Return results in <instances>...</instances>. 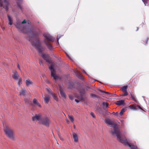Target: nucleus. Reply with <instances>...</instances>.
Returning <instances> with one entry per match:
<instances>
[{
    "label": "nucleus",
    "instance_id": "nucleus-48",
    "mask_svg": "<svg viewBox=\"0 0 149 149\" xmlns=\"http://www.w3.org/2000/svg\"><path fill=\"white\" fill-rule=\"evenodd\" d=\"M74 128H75V125H74Z\"/></svg>",
    "mask_w": 149,
    "mask_h": 149
},
{
    "label": "nucleus",
    "instance_id": "nucleus-2",
    "mask_svg": "<svg viewBox=\"0 0 149 149\" xmlns=\"http://www.w3.org/2000/svg\"><path fill=\"white\" fill-rule=\"evenodd\" d=\"M105 123L106 124L111 125L113 127V129H111V133L112 135L115 134L117 136V139H120V136L122 135L120 129L118 128L117 125L111 122L109 119H107L106 120Z\"/></svg>",
    "mask_w": 149,
    "mask_h": 149
},
{
    "label": "nucleus",
    "instance_id": "nucleus-37",
    "mask_svg": "<svg viewBox=\"0 0 149 149\" xmlns=\"http://www.w3.org/2000/svg\"><path fill=\"white\" fill-rule=\"evenodd\" d=\"M43 60L41 59H39V63L40 64V65H43Z\"/></svg>",
    "mask_w": 149,
    "mask_h": 149
},
{
    "label": "nucleus",
    "instance_id": "nucleus-21",
    "mask_svg": "<svg viewBox=\"0 0 149 149\" xmlns=\"http://www.w3.org/2000/svg\"><path fill=\"white\" fill-rule=\"evenodd\" d=\"M8 17L9 22L8 24L10 25H11L13 23V19L9 15H8Z\"/></svg>",
    "mask_w": 149,
    "mask_h": 149
},
{
    "label": "nucleus",
    "instance_id": "nucleus-49",
    "mask_svg": "<svg viewBox=\"0 0 149 149\" xmlns=\"http://www.w3.org/2000/svg\"><path fill=\"white\" fill-rule=\"evenodd\" d=\"M105 93H106L107 94L108 93V92H105Z\"/></svg>",
    "mask_w": 149,
    "mask_h": 149
},
{
    "label": "nucleus",
    "instance_id": "nucleus-24",
    "mask_svg": "<svg viewBox=\"0 0 149 149\" xmlns=\"http://www.w3.org/2000/svg\"><path fill=\"white\" fill-rule=\"evenodd\" d=\"M60 91L61 96L64 98H65L66 97V95L65 93L63 92L62 89L60 88Z\"/></svg>",
    "mask_w": 149,
    "mask_h": 149
},
{
    "label": "nucleus",
    "instance_id": "nucleus-1",
    "mask_svg": "<svg viewBox=\"0 0 149 149\" xmlns=\"http://www.w3.org/2000/svg\"><path fill=\"white\" fill-rule=\"evenodd\" d=\"M26 33L32 34V37L29 39V41L31 43L32 45L36 47L39 53H42L43 51L42 48L40 40H39L35 41L33 40L34 38L40 33V31L36 33L33 30H31L29 32H26Z\"/></svg>",
    "mask_w": 149,
    "mask_h": 149
},
{
    "label": "nucleus",
    "instance_id": "nucleus-34",
    "mask_svg": "<svg viewBox=\"0 0 149 149\" xmlns=\"http://www.w3.org/2000/svg\"><path fill=\"white\" fill-rule=\"evenodd\" d=\"M53 96V97L54 98V99L56 100H57V98L56 97V96L55 94L53 93L51 94Z\"/></svg>",
    "mask_w": 149,
    "mask_h": 149
},
{
    "label": "nucleus",
    "instance_id": "nucleus-6",
    "mask_svg": "<svg viewBox=\"0 0 149 149\" xmlns=\"http://www.w3.org/2000/svg\"><path fill=\"white\" fill-rule=\"evenodd\" d=\"M122 135L120 136V139H117L120 143L125 144V145H128L130 147L131 149H137V147L134 145H131L127 141V139L123 140L122 137Z\"/></svg>",
    "mask_w": 149,
    "mask_h": 149
},
{
    "label": "nucleus",
    "instance_id": "nucleus-29",
    "mask_svg": "<svg viewBox=\"0 0 149 149\" xmlns=\"http://www.w3.org/2000/svg\"><path fill=\"white\" fill-rule=\"evenodd\" d=\"M131 98H132V99L133 101L135 102L136 101V99L135 96H133L132 94H131Z\"/></svg>",
    "mask_w": 149,
    "mask_h": 149
},
{
    "label": "nucleus",
    "instance_id": "nucleus-15",
    "mask_svg": "<svg viewBox=\"0 0 149 149\" xmlns=\"http://www.w3.org/2000/svg\"><path fill=\"white\" fill-rule=\"evenodd\" d=\"M129 107L132 109H133L134 110H136L137 108H139L141 110L143 111V109L139 105H136V106H135L134 105H131L129 106Z\"/></svg>",
    "mask_w": 149,
    "mask_h": 149
},
{
    "label": "nucleus",
    "instance_id": "nucleus-14",
    "mask_svg": "<svg viewBox=\"0 0 149 149\" xmlns=\"http://www.w3.org/2000/svg\"><path fill=\"white\" fill-rule=\"evenodd\" d=\"M13 74L12 75L13 78L15 80H17L19 77V76L16 71H14L13 72Z\"/></svg>",
    "mask_w": 149,
    "mask_h": 149
},
{
    "label": "nucleus",
    "instance_id": "nucleus-18",
    "mask_svg": "<svg viewBox=\"0 0 149 149\" xmlns=\"http://www.w3.org/2000/svg\"><path fill=\"white\" fill-rule=\"evenodd\" d=\"M26 91L25 89H22L21 90L19 93V95L20 96H25L26 94Z\"/></svg>",
    "mask_w": 149,
    "mask_h": 149
},
{
    "label": "nucleus",
    "instance_id": "nucleus-44",
    "mask_svg": "<svg viewBox=\"0 0 149 149\" xmlns=\"http://www.w3.org/2000/svg\"><path fill=\"white\" fill-rule=\"evenodd\" d=\"M138 29H139V27H137V29L136 30V31H138Z\"/></svg>",
    "mask_w": 149,
    "mask_h": 149
},
{
    "label": "nucleus",
    "instance_id": "nucleus-12",
    "mask_svg": "<svg viewBox=\"0 0 149 149\" xmlns=\"http://www.w3.org/2000/svg\"><path fill=\"white\" fill-rule=\"evenodd\" d=\"M128 88V86H123L120 88V89L124 93H125L124 94L122 95L121 96H126L128 95V93L127 92V88Z\"/></svg>",
    "mask_w": 149,
    "mask_h": 149
},
{
    "label": "nucleus",
    "instance_id": "nucleus-23",
    "mask_svg": "<svg viewBox=\"0 0 149 149\" xmlns=\"http://www.w3.org/2000/svg\"><path fill=\"white\" fill-rule=\"evenodd\" d=\"M124 102V101L123 100H118L116 101V104L118 105H122Z\"/></svg>",
    "mask_w": 149,
    "mask_h": 149
},
{
    "label": "nucleus",
    "instance_id": "nucleus-9",
    "mask_svg": "<svg viewBox=\"0 0 149 149\" xmlns=\"http://www.w3.org/2000/svg\"><path fill=\"white\" fill-rule=\"evenodd\" d=\"M3 2L4 3V6H3V1L2 0H0V7H2L4 8L6 11L8 10V6L9 5V3L8 1V0H3Z\"/></svg>",
    "mask_w": 149,
    "mask_h": 149
},
{
    "label": "nucleus",
    "instance_id": "nucleus-17",
    "mask_svg": "<svg viewBox=\"0 0 149 149\" xmlns=\"http://www.w3.org/2000/svg\"><path fill=\"white\" fill-rule=\"evenodd\" d=\"M25 84L28 87L30 85L33 84V82L29 79H28L25 81Z\"/></svg>",
    "mask_w": 149,
    "mask_h": 149
},
{
    "label": "nucleus",
    "instance_id": "nucleus-47",
    "mask_svg": "<svg viewBox=\"0 0 149 149\" xmlns=\"http://www.w3.org/2000/svg\"><path fill=\"white\" fill-rule=\"evenodd\" d=\"M60 139L61 140H63V139H62L61 137H60Z\"/></svg>",
    "mask_w": 149,
    "mask_h": 149
},
{
    "label": "nucleus",
    "instance_id": "nucleus-5",
    "mask_svg": "<svg viewBox=\"0 0 149 149\" xmlns=\"http://www.w3.org/2000/svg\"><path fill=\"white\" fill-rule=\"evenodd\" d=\"M79 93H80V95H79L76 93H75L74 94V97L78 99L81 100V101H84L85 98L83 97V96L85 95L86 93L85 90L84 89H82L79 90Z\"/></svg>",
    "mask_w": 149,
    "mask_h": 149
},
{
    "label": "nucleus",
    "instance_id": "nucleus-40",
    "mask_svg": "<svg viewBox=\"0 0 149 149\" xmlns=\"http://www.w3.org/2000/svg\"><path fill=\"white\" fill-rule=\"evenodd\" d=\"M118 115V112H116L115 113L114 115L116 116H117Z\"/></svg>",
    "mask_w": 149,
    "mask_h": 149
},
{
    "label": "nucleus",
    "instance_id": "nucleus-7",
    "mask_svg": "<svg viewBox=\"0 0 149 149\" xmlns=\"http://www.w3.org/2000/svg\"><path fill=\"white\" fill-rule=\"evenodd\" d=\"M26 23V22L25 20H24L21 22L19 21H17L15 24V26L19 31L23 32L25 30V28L23 24Z\"/></svg>",
    "mask_w": 149,
    "mask_h": 149
},
{
    "label": "nucleus",
    "instance_id": "nucleus-11",
    "mask_svg": "<svg viewBox=\"0 0 149 149\" xmlns=\"http://www.w3.org/2000/svg\"><path fill=\"white\" fill-rule=\"evenodd\" d=\"M44 42L45 43L47 48L50 51H52L53 50L54 47L51 45L50 42L47 41L45 40H44Z\"/></svg>",
    "mask_w": 149,
    "mask_h": 149
},
{
    "label": "nucleus",
    "instance_id": "nucleus-31",
    "mask_svg": "<svg viewBox=\"0 0 149 149\" xmlns=\"http://www.w3.org/2000/svg\"><path fill=\"white\" fill-rule=\"evenodd\" d=\"M148 40L149 38L148 37H146V38L145 39V40L143 41V42L146 44H147Z\"/></svg>",
    "mask_w": 149,
    "mask_h": 149
},
{
    "label": "nucleus",
    "instance_id": "nucleus-4",
    "mask_svg": "<svg viewBox=\"0 0 149 149\" xmlns=\"http://www.w3.org/2000/svg\"><path fill=\"white\" fill-rule=\"evenodd\" d=\"M3 130L7 136L10 139L14 140L15 137L13 130L9 126H4Z\"/></svg>",
    "mask_w": 149,
    "mask_h": 149
},
{
    "label": "nucleus",
    "instance_id": "nucleus-55",
    "mask_svg": "<svg viewBox=\"0 0 149 149\" xmlns=\"http://www.w3.org/2000/svg\"><path fill=\"white\" fill-rule=\"evenodd\" d=\"M67 123H68V122H69V121H67Z\"/></svg>",
    "mask_w": 149,
    "mask_h": 149
},
{
    "label": "nucleus",
    "instance_id": "nucleus-33",
    "mask_svg": "<svg viewBox=\"0 0 149 149\" xmlns=\"http://www.w3.org/2000/svg\"><path fill=\"white\" fill-rule=\"evenodd\" d=\"M143 2L145 5H146L148 3V0H142Z\"/></svg>",
    "mask_w": 149,
    "mask_h": 149
},
{
    "label": "nucleus",
    "instance_id": "nucleus-41",
    "mask_svg": "<svg viewBox=\"0 0 149 149\" xmlns=\"http://www.w3.org/2000/svg\"><path fill=\"white\" fill-rule=\"evenodd\" d=\"M17 68L19 69L20 70V69L19 64H17Z\"/></svg>",
    "mask_w": 149,
    "mask_h": 149
},
{
    "label": "nucleus",
    "instance_id": "nucleus-35",
    "mask_svg": "<svg viewBox=\"0 0 149 149\" xmlns=\"http://www.w3.org/2000/svg\"><path fill=\"white\" fill-rule=\"evenodd\" d=\"M91 115L93 118H95V116L93 113L91 112Z\"/></svg>",
    "mask_w": 149,
    "mask_h": 149
},
{
    "label": "nucleus",
    "instance_id": "nucleus-43",
    "mask_svg": "<svg viewBox=\"0 0 149 149\" xmlns=\"http://www.w3.org/2000/svg\"><path fill=\"white\" fill-rule=\"evenodd\" d=\"M87 88L90 89V88L89 86H87L86 87V89H87Z\"/></svg>",
    "mask_w": 149,
    "mask_h": 149
},
{
    "label": "nucleus",
    "instance_id": "nucleus-27",
    "mask_svg": "<svg viewBox=\"0 0 149 149\" xmlns=\"http://www.w3.org/2000/svg\"><path fill=\"white\" fill-rule=\"evenodd\" d=\"M22 83V79L21 78H18V81L17 82V84L18 85L20 86Z\"/></svg>",
    "mask_w": 149,
    "mask_h": 149
},
{
    "label": "nucleus",
    "instance_id": "nucleus-20",
    "mask_svg": "<svg viewBox=\"0 0 149 149\" xmlns=\"http://www.w3.org/2000/svg\"><path fill=\"white\" fill-rule=\"evenodd\" d=\"M24 101H25V103L27 104L31 105H32V104L31 102L28 99L25 98L24 99Z\"/></svg>",
    "mask_w": 149,
    "mask_h": 149
},
{
    "label": "nucleus",
    "instance_id": "nucleus-38",
    "mask_svg": "<svg viewBox=\"0 0 149 149\" xmlns=\"http://www.w3.org/2000/svg\"><path fill=\"white\" fill-rule=\"evenodd\" d=\"M69 99L71 100H72L73 99V97L71 95H69Z\"/></svg>",
    "mask_w": 149,
    "mask_h": 149
},
{
    "label": "nucleus",
    "instance_id": "nucleus-46",
    "mask_svg": "<svg viewBox=\"0 0 149 149\" xmlns=\"http://www.w3.org/2000/svg\"><path fill=\"white\" fill-rule=\"evenodd\" d=\"M115 112H113L112 113V114H114V115H115Z\"/></svg>",
    "mask_w": 149,
    "mask_h": 149
},
{
    "label": "nucleus",
    "instance_id": "nucleus-19",
    "mask_svg": "<svg viewBox=\"0 0 149 149\" xmlns=\"http://www.w3.org/2000/svg\"><path fill=\"white\" fill-rule=\"evenodd\" d=\"M33 103L35 105H37L40 107H41V104L39 103L38 100L36 98H34L33 100Z\"/></svg>",
    "mask_w": 149,
    "mask_h": 149
},
{
    "label": "nucleus",
    "instance_id": "nucleus-45",
    "mask_svg": "<svg viewBox=\"0 0 149 149\" xmlns=\"http://www.w3.org/2000/svg\"><path fill=\"white\" fill-rule=\"evenodd\" d=\"M59 38H58V36H57V41H58V39H59Z\"/></svg>",
    "mask_w": 149,
    "mask_h": 149
},
{
    "label": "nucleus",
    "instance_id": "nucleus-25",
    "mask_svg": "<svg viewBox=\"0 0 149 149\" xmlns=\"http://www.w3.org/2000/svg\"><path fill=\"white\" fill-rule=\"evenodd\" d=\"M90 95L92 97H96L97 98H98L100 97L99 96L93 93H91L90 94Z\"/></svg>",
    "mask_w": 149,
    "mask_h": 149
},
{
    "label": "nucleus",
    "instance_id": "nucleus-8",
    "mask_svg": "<svg viewBox=\"0 0 149 149\" xmlns=\"http://www.w3.org/2000/svg\"><path fill=\"white\" fill-rule=\"evenodd\" d=\"M50 122L49 119L46 116L42 117L40 119L41 123L47 127L49 126V124Z\"/></svg>",
    "mask_w": 149,
    "mask_h": 149
},
{
    "label": "nucleus",
    "instance_id": "nucleus-51",
    "mask_svg": "<svg viewBox=\"0 0 149 149\" xmlns=\"http://www.w3.org/2000/svg\"><path fill=\"white\" fill-rule=\"evenodd\" d=\"M5 29V28L3 27V28H2V29Z\"/></svg>",
    "mask_w": 149,
    "mask_h": 149
},
{
    "label": "nucleus",
    "instance_id": "nucleus-3",
    "mask_svg": "<svg viewBox=\"0 0 149 149\" xmlns=\"http://www.w3.org/2000/svg\"><path fill=\"white\" fill-rule=\"evenodd\" d=\"M41 56L42 58L46 61L49 63H51V65L49 67V69L51 71V76L52 77L54 78V79L56 80L58 79V77L57 76L55 73V70L54 69V64L53 63H51L49 59V56L45 54H42Z\"/></svg>",
    "mask_w": 149,
    "mask_h": 149
},
{
    "label": "nucleus",
    "instance_id": "nucleus-26",
    "mask_svg": "<svg viewBox=\"0 0 149 149\" xmlns=\"http://www.w3.org/2000/svg\"><path fill=\"white\" fill-rule=\"evenodd\" d=\"M102 104L103 106H105L106 108L109 107V104L107 102H103Z\"/></svg>",
    "mask_w": 149,
    "mask_h": 149
},
{
    "label": "nucleus",
    "instance_id": "nucleus-16",
    "mask_svg": "<svg viewBox=\"0 0 149 149\" xmlns=\"http://www.w3.org/2000/svg\"><path fill=\"white\" fill-rule=\"evenodd\" d=\"M72 136L74 142L76 143L78 142L79 140L77 134L73 132L72 133Z\"/></svg>",
    "mask_w": 149,
    "mask_h": 149
},
{
    "label": "nucleus",
    "instance_id": "nucleus-52",
    "mask_svg": "<svg viewBox=\"0 0 149 149\" xmlns=\"http://www.w3.org/2000/svg\"><path fill=\"white\" fill-rule=\"evenodd\" d=\"M5 29V28L3 27V28H2V29Z\"/></svg>",
    "mask_w": 149,
    "mask_h": 149
},
{
    "label": "nucleus",
    "instance_id": "nucleus-10",
    "mask_svg": "<svg viewBox=\"0 0 149 149\" xmlns=\"http://www.w3.org/2000/svg\"><path fill=\"white\" fill-rule=\"evenodd\" d=\"M43 36L45 38V39L44 40H45L48 42H53L55 40V39L54 37L48 34H44Z\"/></svg>",
    "mask_w": 149,
    "mask_h": 149
},
{
    "label": "nucleus",
    "instance_id": "nucleus-30",
    "mask_svg": "<svg viewBox=\"0 0 149 149\" xmlns=\"http://www.w3.org/2000/svg\"><path fill=\"white\" fill-rule=\"evenodd\" d=\"M68 117H69V118L70 119V121L72 122H73V121H74V119L73 118V117L72 116H70V115H68Z\"/></svg>",
    "mask_w": 149,
    "mask_h": 149
},
{
    "label": "nucleus",
    "instance_id": "nucleus-13",
    "mask_svg": "<svg viewBox=\"0 0 149 149\" xmlns=\"http://www.w3.org/2000/svg\"><path fill=\"white\" fill-rule=\"evenodd\" d=\"M41 114H40L38 115L36 114L35 116L32 118V120L33 121L35 120H40V119L42 118Z\"/></svg>",
    "mask_w": 149,
    "mask_h": 149
},
{
    "label": "nucleus",
    "instance_id": "nucleus-22",
    "mask_svg": "<svg viewBox=\"0 0 149 149\" xmlns=\"http://www.w3.org/2000/svg\"><path fill=\"white\" fill-rule=\"evenodd\" d=\"M45 102V103L47 104L49 102V95H46L44 98Z\"/></svg>",
    "mask_w": 149,
    "mask_h": 149
},
{
    "label": "nucleus",
    "instance_id": "nucleus-50",
    "mask_svg": "<svg viewBox=\"0 0 149 149\" xmlns=\"http://www.w3.org/2000/svg\"><path fill=\"white\" fill-rule=\"evenodd\" d=\"M106 112H107V110H106Z\"/></svg>",
    "mask_w": 149,
    "mask_h": 149
},
{
    "label": "nucleus",
    "instance_id": "nucleus-54",
    "mask_svg": "<svg viewBox=\"0 0 149 149\" xmlns=\"http://www.w3.org/2000/svg\"><path fill=\"white\" fill-rule=\"evenodd\" d=\"M58 135H59V136H60L59 134H58Z\"/></svg>",
    "mask_w": 149,
    "mask_h": 149
},
{
    "label": "nucleus",
    "instance_id": "nucleus-28",
    "mask_svg": "<svg viewBox=\"0 0 149 149\" xmlns=\"http://www.w3.org/2000/svg\"><path fill=\"white\" fill-rule=\"evenodd\" d=\"M125 111V109H123L119 113V114L120 116H122L123 113Z\"/></svg>",
    "mask_w": 149,
    "mask_h": 149
},
{
    "label": "nucleus",
    "instance_id": "nucleus-36",
    "mask_svg": "<svg viewBox=\"0 0 149 149\" xmlns=\"http://www.w3.org/2000/svg\"><path fill=\"white\" fill-rule=\"evenodd\" d=\"M99 113L101 114H103V112L102 109L100 108H99L98 109Z\"/></svg>",
    "mask_w": 149,
    "mask_h": 149
},
{
    "label": "nucleus",
    "instance_id": "nucleus-32",
    "mask_svg": "<svg viewBox=\"0 0 149 149\" xmlns=\"http://www.w3.org/2000/svg\"><path fill=\"white\" fill-rule=\"evenodd\" d=\"M47 92L50 94H52L53 93L52 92V91L51 90L50 88H48L47 89Z\"/></svg>",
    "mask_w": 149,
    "mask_h": 149
},
{
    "label": "nucleus",
    "instance_id": "nucleus-39",
    "mask_svg": "<svg viewBox=\"0 0 149 149\" xmlns=\"http://www.w3.org/2000/svg\"><path fill=\"white\" fill-rule=\"evenodd\" d=\"M75 101L77 103H78L79 102V101L80 100L79 99L77 100V99H75Z\"/></svg>",
    "mask_w": 149,
    "mask_h": 149
},
{
    "label": "nucleus",
    "instance_id": "nucleus-42",
    "mask_svg": "<svg viewBox=\"0 0 149 149\" xmlns=\"http://www.w3.org/2000/svg\"><path fill=\"white\" fill-rule=\"evenodd\" d=\"M99 91H100L101 93H104V91H102V90H100Z\"/></svg>",
    "mask_w": 149,
    "mask_h": 149
},
{
    "label": "nucleus",
    "instance_id": "nucleus-53",
    "mask_svg": "<svg viewBox=\"0 0 149 149\" xmlns=\"http://www.w3.org/2000/svg\"><path fill=\"white\" fill-rule=\"evenodd\" d=\"M108 113H110L109 112H108Z\"/></svg>",
    "mask_w": 149,
    "mask_h": 149
}]
</instances>
